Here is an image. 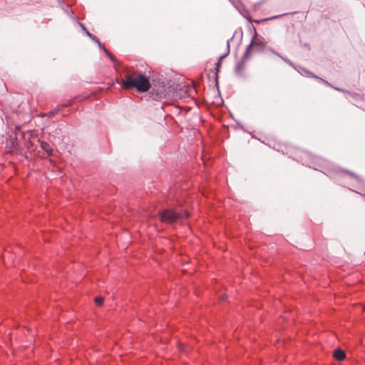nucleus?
I'll return each instance as SVG.
<instances>
[{"label":"nucleus","instance_id":"3","mask_svg":"<svg viewBox=\"0 0 365 365\" xmlns=\"http://www.w3.org/2000/svg\"><path fill=\"white\" fill-rule=\"evenodd\" d=\"M251 46L246 48L242 59L236 63L235 73L238 77L244 76L246 61L250 58Z\"/></svg>","mask_w":365,"mask_h":365},{"label":"nucleus","instance_id":"9","mask_svg":"<svg viewBox=\"0 0 365 365\" xmlns=\"http://www.w3.org/2000/svg\"><path fill=\"white\" fill-rule=\"evenodd\" d=\"M267 51L271 52L272 53L277 56L278 57H279L281 59H282L285 63H287L288 65L291 66L292 67H293L294 68H296V67L294 66V64L290 61L289 60L288 58H284L283 57L282 55H280L277 51H275L273 48L272 47H269L267 48Z\"/></svg>","mask_w":365,"mask_h":365},{"label":"nucleus","instance_id":"7","mask_svg":"<svg viewBox=\"0 0 365 365\" xmlns=\"http://www.w3.org/2000/svg\"><path fill=\"white\" fill-rule=\"evenodd\" d=\"M254 46H259L262 48L265 47V43L262 40L261 38L257 37V33H255V35L252 37L250 44L247 46V48L251 46L252 49Z\"/></svg>","mask_w":365,"mask_h":365},{"label":"nucleus","instance_id":"17","mask_svg":"<svg viewBox=\"0 0 365 365\" xmlns=\"http://www.w3.org/2000/svg\"><path fill=\"white\" fill-rule=\"evenodd\" d=\"M332 88L336 90V91H341V92H343L344 93H350V91H348L346 90H344V89H342V88H337V87H334V86H331Z\"/></svg>","mask_w":365,"mask_h":365},{"label":"nucleus","instance_id":"18","mask_svg":"<svg viewBox=\"0 0 365 365\" xmlns=\"http://www.w3.org/2000/svg\"><path fill=\"white\" fill-rule=\"evenodd\" d=\"M332 88L336 90V91H341V92H343L344 93H350V91H348L346 90H344V89H342V88H337V87H334V86H331Z\"/></svg>","mask_w":365,"mask_h":365},{"label":"nucleus","instance_id":"5","mask_svg":"<svg viewBox=\"0 0 365 365\" xmlns=\"http://www.w3.org/2000/svg\"><path fill=\"white\" fill-rule=\"evenodd\" d=\"M327 175L332 178L334 175H340V176H344V175H349L351 178H353L356 182H361V178L360 176L356 175L354 173L349 172V171H344L340 169L339 168L333 167L331 168V170L329 173H325Z\"/></svg>","mask_w":365,"mask_h":365},{"label":"nucleus","instance_id":"21","mask_svg":"<svg viewBox=\"0 0 365 365\" xmlns=\"http://www.w3.org/2000/svg\"><path fill=\"white\" fill-rule=\"evenodd\" d=\"M347 94H348V95H349L350 96L353 97V98H355L356 96H358V94H357V93H351V92H350V93H347Z\"/></svg>","mask_w":365,"mask_h":365},{"label":"nucleus","instance_id":"10","mask_svg":"<svg viewBox=\"0 0 365 365\" xmlns=\"http://www.w3.org/2000/svg\"><path fill=\"white\" fill-rule=\"evenodd\" d=\"M41 148L44 152H46L47 153L48 156H53L54 155L53 150L51 148L50 145L48 143L41 142Z\"/></svg>","mask_w":365,"mask_h":365},{"label":"nucleus","instance_id":"22","mask_svg":"<svg viewBox=\"0 0 365 365\" xmlns=\"http://www.w3.org/2000/svg\"><path fill=\"white\" fill-rule=\"evenodd\" d=\"M225 295H222L220 297V300H225Z\"/></svg>","mask_w":365,"mask_h":365},{"label":"nucleus","instance_id":"16","mask_svg":"<svg viewBox=\"0 0 365 365\" xmlns=\"http://www.w3.org/2000/svg\"><path fill=\"white\" fill-rule=\"evenodd\" d=\"M332 88L336 90V91H341V92H343L344 93H350V91H348L346 90H344V89H342V88H337V87H334V86H331Z\"/></svg>","mask_w":365,"mask_h":365},{"label":"nucleus","instance_id":"20","mask_svg":"<svg viewBox=\"0 0 365 365\" xmlns=\"http://www.w3.org/2000/svg\"><path fill=\"white\" fill-rule=\"evenodd\" d=\"M58 110L59 109H54L53 110L50 111L49 115L51 116V115H54L56 113H57L58 111Z\"/></svg>","mask_w":365,"mask_h":365},{"label":"nucleus","instance_id":"12","mask_svg":"<svg viewBox=\"0 0 365 365\" xmlns=\"http://www.w3.org/2000/svg\"><path fill=\"white\" fill-rule=\"evenodd\" d=\"M233 37H234V36H232L230 40H227V52L225 54H223L219 57V58H218L219 61L221 62V61L222 59H224L225 57H227V55L229 54V53H230V41L232 40L233 38Z\"/></svg>","mask_w":365,"mask_h":365},{"label":"nucleus","instance_id":"8","mask_svg":"<svg viewBox=\"0 0 365 365\" xmlns=\"http://www.w3.org/2000/svg\"><path fill=\"white\" fill-rule=\"evenodd\" d=\"M294 66L296 67V68H294V69L297 70L302 75H305L307 77L314 78L316 79H317V78H318L317 76H316L314 73H313L312 71L307 70V68L300 67L299 66H295V65H294Z\"/></svg>","mask_w":365,"mask_h":365},{"label":"nucleus","instance_id":"14","mask_svg":"<svg viewBox=\"0 0 365 365\" xmlns=\"http://www.w3.org/2000/svg\"><path fill=\"white\" fill-rule=\"evenodd\" d=\"M95 302L96 305L101 306L103 302V298L102 297H97L95 298Z\"/></svg>","mask_w":365,"mask_h":365},{"label":"nucleus","instance_id":"1","mask_svg":"<svg viewBox=\"0 0 365 365\" xmlns=\"http://www.w3.org/2000/svg\"><path fill=\"white\" fill-rule=\"evenodd\" d=\"M116 81L123 89L135 88L141 93L148 91L150 88L149 78L143 73L136 72L128 71L124 78L120 80L117 79Z\"/></svg>","mask_w":365,"mask_h":365},{"label":"nucleus","instance_id":"19","mask_svg":"<svg viewBox=\"0 0 365 365\" xmlns=\"http://www.w3.org/2000/svg\"><path fill=\"white\" fill-rule=\"evenodd\" d=\"M216 68H215V70H216V74L217 73V72L219 71L220 70V68L221 66V62L217 61V62L216 63Z\"/></svg>","mask_w":365,"mask_h":365},{"label":"nucleus","instance_id":"13","mask_svg":"<svg viewBox=\"0 0 365 365\" xmlns=\"http://www.w3.org/2000/svg\"><path fill=\"white\" fill-rule=\"evenodd\" d=\"M284 14H282V15H277V16H272V17H269V18H267V19H261V20H255L254 21L256 23V24H259L260 22L262 21H269V20H273V19H277V18H279L280 16H284Z\"/></svg>","mask_w":365,"mask_h":365},{"label":"nucleus","instance_id":"15","mask_svg":"<svg viewBox=\"0 0 365 365\" xmlns=\"http://www.w3.org/2000/svg\"><path fill=\"white\" fill-rule=\"evenodd\" d=\"M317 79L319 81H320V82H322V83H324V85H326V86H329V87H331V86H331V84H330L327 81L324 80V79H322V78H320V77H319V76H318V78H317Z\"/></svg>","mask_w":365,"mask_h":365},{"label":"nucleus","instance_id":"6","mask_svg":"<svg viewBox=\"0 0 365 365\" xmlns=\"http://www.w3.org/2000/svg\"><path fill=\"white\" fill-rule=\"evenodd\" d=\"M232 5L237 9V10L245 17L250 22H252V19L248 16L249 12L247 10L242 8V6L237 2L235 0H229Z\"/></svg>","mask_w":365,"mask_h":365},{"label":"nucleus","instance_id":"4","mask_svg":"<svg viewBox=\"0 0 365 365\" xmlns=\"http://www.w3.org/2000/svg\"><path fill=\"white\" fill-rule=\"evenodd\" d=\"M79 25L82 28L83 31H85L86 35L95 43H96L100 48H102L103 51L106 53V55L109 57V58L115 63V66H117L118 61L116 58L102 45V43L100 42L98 38H97L95 36H93L92 34H91L86 26L81 24L79 23Z\"/></svg>","mask_w":365,"mask_h":365},{"label":"nucleus","instance_id":"2","mask_svg":"<svg viewBox=\"0 0 365 365\" xmlns=\"http://www.w3.org/2000/svg\"><path fill=\"white\" fill-rule=\"evenodd\" d=\"M160 220L165 223L173 225L176 222H182L189 217L187 211L180 212L172 209H164L158 212Z\"/></svg>","mask_w":365,"mask_h":365},{"label":"nucleus","instance_id":"11","mask_svg":"<svg viewBox=\"0 0 365 365\" xmlns=\"http://www.w3.org/2000/svg\"><path fill=\"white\" fill-rule=\"evenodd\" d=\"M334 356L338 361H343L346 357V354L343 350L337 349L334 351Z\"/></svg>","mask_w":365,"mask_h":365}]
</instances>
